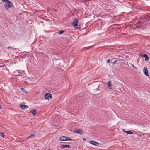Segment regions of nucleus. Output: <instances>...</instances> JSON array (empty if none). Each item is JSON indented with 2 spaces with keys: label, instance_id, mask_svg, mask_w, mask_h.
<instances>
[{
  "label": "nucleus",
  "instance_id": "obj_1",
  "mask_svg": "<svg viewBox=\"0 0 150 150\" xmlns=\"http://www.w3.org/2000/svg\"><path fill=\"white\" fill-rule=\"evenodd\" d=\"M150 25V19H143L140 20L137 23L134 28H140L142 29L147 28Z\"/></svg>",
  "mask_w": 150,
  "mask_h": 150
},
{
  "label": "nucleus",
  "instance_id": "obj_2",
  "mask_svg": "<svg viewBox=\"0 0 150 150\" xmlns=\"http://www.w3.org/2000/svg\"><path fill=\"white\" fill-rule=\"evenodd\" d=\"M3 2H6L4 5V6L6 10H8L10 8H11L13 6V4L12 2L8 0H2Z\"/></svg>",
  "mask_w": 150,
  "mask_h": 150
},
{
  "label": "nucleus",
  "instance_id": "obj_3",
  "mask_svg": "<svg viewBox=\"0 0 150 150\" xmlns=\"http://www.w3.org/2000/svg\"><path fill=\"white\" fill-rule=\"evenodd\" d=\"M46 100H49L51 99L52 98V95L50 93H47L44 96Z\"/></svg>",
  "mask_w": 150,
  "mask_h": 150
},
{
  "label": "nucleus",
  "instance_id": "obj_4",
  "mask_svg": "<svg viewBox=\"0 0 150 150\" xmlns=\"http://www.w3.org/2000/svg\"><path fill=\"white\" fill-rule=\"evenodd\" d=\"M74 21L72 23V25L76 28H78V21L77 19L75 18L74 19Z\"/></svg>",
  "mask_w": 150,
  "mask_h": 150
},
{
  "label": "nucleus",
  "instance_id": "obj_5",
  "mask_svg": "<svg viewBox=\"0 0 150 150\" xmlns=\"http://www.w3.org/2000/svg\"><path fill=\"white\" fill-rule=\"evenodd\" d=\"M74 132L81 135L83 134H84L83 131L80 129H75L74 131Z\"/></svg>",
  "mask_w": 150,
  "mask_h": 150
},
{
  "label": "nucleus",
  "instance_id": "obj_6",
  "mask_svg": "<svg viewBox=\"0 0 150 150\" xmlns=\"http://www.w3.org/2000/svg\"><path fill=\"white\" fill-rule=\"evenodd\" d=\"M143 71L144 74L147 76H148L149 74L147 67H144Z\"/></svg>",
  "mask_w": 150,
  "mask_h": 150
},
{
  "label": "nucleus",
  "instance_id": "obj_7",
  "mask_svg": "<svg viewBox=\"0 0 150 150\" xmlns=\"http://www.w3.org/2000/svg\"><path fill=\"white\" fill-rule=\"evenodd\" d=\"M89 142L90 144H91L92 145H93L96 146H98L99 144V143H98L94 141H89Z\"/></svg>",
  "mask_w": 150,
  "mask_h": 150
},
{
  "label": "nucleus",
  "instance_id": "obj_8",
  "mask_svg": "<svg viewBox=\"0 0 150 150\" xmlns=\"http://www.w3.org/2000/svg\"><path fill=\"white\" fill-rule=\"evenodd\" d=\"M19 106L23 110L25 109L28 108V106L26 105H23V104H20Z\"/></svg>",
  "mask_w": 150,
  "mask_h": 150
},
{
  "label": "nucleus",
  "instance_id": "obj_9",
  "mask_svg": "<svg viewBox=\"0 0 150 150\" xmlns=\"http://www.w3.org/2000/svg\"><path fill=\"white\" fill-rule=\"evenodd\" d=\"M59 140L61 141H67L66 137L62 136L59 138Z\"/></svg>",
  "mask_w": 150,
  "mask_h": 150
},
{
  "label": "nucleus",
  "instance_id": "obj_10",
  "mask_svg": "<svg viewBox=\"0 0 150 150\" xmlns=\"http://www.w3.org/2000/svg\"><path fill=\"white\" fill-rule=\"evenodd\" d=\"M61 147L62 148H71V146L70 145H62L61 146Z\"/></svg>",
  "mask_w": 150,
  "mask_h": 150
},
{
  "label": "nucleus",
  "instance_id": "obj_11",
  "mask_svg": "<svg viewBox=\"0 0 150 150\" xmlns=\"http://www.w3.org/2000/svg\"><path fill=\"white\" fill-rule=\"evenodd\" d=\"M123 131L125 133H127V134H133V132L130 131H125L124 129L123 130Z\"/></svg>",
  "mask_w": 150,
  "mask_h": 150
},
{
  "label": "nucleus",
  "instance_id": "obj_12",
  "mask_svg": "<svg viewBox=\"0 0 150 150\" xmlns=\"http://www.w3.org/2000/svg\"><path fill=\"white\" fill-rule=\"evenodd\" d=\"M107 86L110 89H112L111 88V81H109L107 83Z\"/></svg>",
  "mask_w": 150,
  "mask_h": 150
},
{
  "label": "nucleus",
  "instance_id": "obj_13",
  "mask_svg": "<svg viewBox=\"0 0 150 150\" xmlns=\"http://www.w3.org/2000/svg\"><path fill=\"white\" fill-rule=\"evenodd\" d=\"M32 113V114L34 116H35V114L36 112V109H33L32 110L30 111Z\"/></svg>",
  "mask_w": 150,
  "mask_h": 150
},
{
  "label": "nucleus",
  "instance_id": "obj_14",
  "mask_svg": "<svg viewBox=\"0 0 150 150\" xmlns=\"http://www.w3.org/2000/svg\"><path fill=\"white\" fill-rule=\"evenodd\" d=\"M143 56L145 57V60L147 61L149 59V57L146 54H144L143 55Z\"/></svg>",
  "mask_w": 150,
  "mask_h": 150
},
{
  "label": "nucleus",
  "instance_id": "obj_15",
  "mask_svg": "<svg viewBox=\"0 0 150 150\" xmlns=\"http://www.w3.org/2000/svg\"><path fill=\"white\" fill-rule=\"evenodd\" d=\"M35 136V134H33L31 135H30L29 136H28L27 137V139H30V138H33V137H34Z\"/></svg>",
  "mask_w": 150,
  "mask_h": 150
},
{
  "label": "nucleus",
  "instance_id": "obj_16",
  "mask_svg": "<svg viewBox=\"0 0 150 150\" xmlns=\"http://www.w3.org/2000/svg\"><path fill=\"white\" fill-rule=\"evenodd\" d=\"M64 31L63 30H62L60 31H59L58 33L59 35L62 34L64 33Z\"/></svg>",
  "mask_w": 150,
  "mask_h": 150
},
{
  "label": "nucleus",
  "instance_id": "obj_17",
  "mask_svg": "<svg viewBox=\"0 0 150 150\" xmlns=\"http://www.w3.org/2000/svg\"><path fill=\"white\" fill-rule=\"evenodd\" d=\"M66 139H67V141H73V140H74L72 139L69 137H66Z\"/></svg>",
  "mask_w": 150,
  "mask_h": 150
},
{
  "label": "nucleus",
  "instance_id": "obj_18",
  "mask_svg": "<svg viewBox=\"0 0 150 150\" xmlns=\"http://www.w3.org/2000/svg\"><path fill=\"white\" fill-rule=\"evenodd\" d=\"M21 90L24 93H25L26 92V91L25 89L24 88H21Z\"/></svg>",
  "mask_w": 150,
  "mask_h": 150
},
{
  "label": "nucleus",
  "instance_id": "obj_19",
  "mask_svg": "<svg viewBox=\"0 0 150 150\" xmlns=\"http://www.w3.org/2000/svg\"><path fill=\"white\" fill-rule=\"evenodd\" d=\"M0 135L3 138L4 137V133H3L2 132H0Z\"/></svg>",
  "mask_w": 150,
  "mask_h": 150
},
{
  "label": "nucleus",
  "instance_id": "obj_20",
  "mask_svg": "<svg viewBox=\"0 0 150 150\" xmlns=\"http://www.w3.org/2000/svg\"><path fill=\"white\" fill-rule=\"evenodd\" d=\"M117 60H115L113 62H112V60H111L112 63L114 64H115L117 63Z\"/></svg>",
  "mask_w": 150,
  "mask_h": 150
},
{
  "label": "nucleus",
  "instance_id": "obj_21",
  "mask_svg": "<svg viewBox=\"0 0 150 150\" xmlns=\"http://www.w3.org/2000/svg\"><path fill=\"white\" fill-rule=\"evenodd\" d=\"M130 64H131V65L134 68L136 69H137V68L136 67H134V65H133V64H132L131 63Z\"/></svg>",
  "mask_w": 150,
  "mask_h": 150
},
{
  "label": "nucleus",
  "instance_id": "obj_22",
  "mask_svg": "<svg viewBox=\"0 0 150 150\" xmlns=\"http://www.w3.org/2000/svg\"><path fill=\"white\" fill-rule=\"evenodd\" d=\"M110 59H108L107 60V62L108 63H110Z\"/></svg>",
  "mask_w": 150,
  "mask_h": 150
},
{
  "label": "nucleus",
  "instance_id": "obj_23",
  "mask_svg": "<svg viewBox=\"0 0 150 150\" xmlns=\"http://www.w3.org/2000/svg\"><path fill=\"white\" fill-rule=\"evenodd\" d=\"M140 56H141L143 57V54H142V53H140Z\"/></svg>",
  "mask_w": 150,
  "mask_h": 150
},
{
  "label": "nucleus",
  "instance_id": "obj_24",
  "mask_svg": "<svg viewBox=\"0 0 150 150\" xmlns=\"http://www.w3.org/2000/svg\"><path fill=\"white\" fill-rule=\"evenodd\" d=\"M83 140L84 141H86V139L85 138H83Z\"/></svg>",
  "mask_w": 150,
  "mask_h": 150
},
{
  "label": "nucleus",
  "instance_id": "obj_25",
  "mask_svg": "<svg viewBox=\"0 0 150 150\" xmlns=\"http://www.w3.org/2000/svg\"><path fill=\"white\" fill-rule=\"evenodd\" d=\"M2 107H1V106L0 105V109H2Z\"/></svg>",
  "mask_w": 150,
  "mask_h": 150
},
{
  "label": "nucleus",
  "instance_id": "obj_26",
  "mask_svg": "<svg viewBox=\"0 0 150 150\" xmlns=\"http://www.w3.org/2000/svg\"><path fill=\"white\" fill-rule=\"evenodd\" d=\"M48 150H50V149H48Z\"/></svg>",
  "mask_w": 150,
  "mask_h": 150
}]
</instances>
